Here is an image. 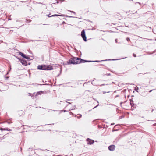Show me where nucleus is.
<instances>
[{
    "label": "nucleus",
    "instance_id": "f257e3e1",
    "mask_svg": "<svg viewBox=\"0 0 156 156\" xmlns=\"http://www.w3.org/2000/svg\"><path fill=\"white\" fill-rule=\"evenodd\" d=\"M37 69L41 70H51L53 69L52 67L51 66L45 65H38Z\"/></svg>",
    "mask_w": 156,
    "mask_h": 156
},
{
    "label": "nucleus",
    "instance_id": "f03ea898",
    "mask_svg": "<svg viewBox=\"0 0 156 156\" xmlns=\"http://www.w3.org/2000/svg\"><path fill=\"white\" fill-rule=\"evenodd\" d=\"M77 58L73 57L71 58L68 61V63L69 64H77Z\"/></svg>",
    "mask_w": 156,
    "mask_h": 156
},
{
    "label": "nucleus",
    "instance_id": "7ed1b4c3",
    "mask_svg": "<svg viewBox=\"0 0 156 156\" xmlns=\"http://www.w3.org/2000/svg\"><path fill=\"white\" fill-rule=\"evenodd\" d=\"M77 61L78 62H77V64H79V63H84V62H92L91 61H87V60H83L80 58H77ZM99 61H93V62H98Z\"/></svg>",
    "mask_w": 156,
    "mask_h": 156
},
{
    "label": "nucleus",
    "instance_id": "20e7f679",
    "mask_svg": "<svg viewBox=\"0 0 156 156\" xmlns=\"http://www.w3.org/2000/svg\"><path fill=\"white\" fill-rule=\"evenodd\" d=\"M81 36L84 41H86L87 37L85 35V31L84 30H83L81 32Z\"/></svg>",
    "mask_w": 156,
    "mask_h": 156
},
{
    "label": "nucleus",
    "instance_id": "39448f33",
    "mask_svg": "<svg viewBox=\"0 0 156 156\" xmlns=\"http://www.w3.org/2000/svg\"><path fill=\"white\" fill-rule=\"evenodd\" d=\"M108 149L111 151H114L115 148V146L114 145H111L109 146Z\"/></svg>",
    "mask_w": 156,
    "mask_h": 156
},
{
    "label": "nucleus",
    "instance_id": "423d86ee",
    "mask_svg": "<svg viewBox=\"0 0 156 156\" xmlns=\"http://www.w3.org/2000/svg\"><path fill=\"white\" fill-rule=\"evenodd\" d=\"M87 142L88 144H91L94 142V141L93 140H90L89 138H87Z\"/></svg>",
    "mask_w": 156,
    "mask_h": 156
},
{
    "label": "nucleus",
    "instance_id": "0eeeda50",
    "mask_svg": "<svg viewBox=\"0 0 156 156\" xmlns=\"http://www.w3.org/2000/svg\"><path fill=\"white\" fill-rule=\"evenodd\" d=\"M20 62L23 64L25 66H26L27 65V63L26 61L24 60H20Z\"/></svg>",
    "mask_w": 156,
    "mask_h": 156
},
{
    "label": "nucleus",
    "instance_id": "6e6552de",
    "mask_svg": "<svg viewBox=\"0 0 156 156\" xmlns=\"http://www.w3.org/2000/svg\"><path fill=\"white\" fill-rule=\"evenodd\" d=\"M22 57L24 58H25L28 59H30L29 57L26 56L24 54H23V55L22 56Z\"/></svg>",
    "mask_w": 156,
    "mask_h": 156
},
{
    "label": "nucleus",
    "instance_id": "1a4fd4ad",
    "mask_svg": "<svg viewBox=\"0 0 156 156\" xmlns=\"http://www.w3.org/2000/svg\"><path fill=\"white\" fill-rule=\"evenodd\" d=\"M130 104L131 105V106L132 107L133 106V105H134V104H133V100H130Z\"/></svg>",
    "mask_w": 156,
    "mask_h": 156
},
{
    "label": "nucleus",
    "instance_id": "9d476101",
    "mask_svg": "<svg viewBox=\"0 0 156 156\" xmlns=\"http://www.w3.org/2000/svg\"><path fill=\"white\" fill-rule=\"evenodd\" d=\"M63 16V15H57V14H55V15H51V16L54 17V16Z\"/></svg>",
    "mask_w": 156,
    "mask_h": 156
},
{
    "label": "nucleus",
    "instance_id": "9b49d317",
    "mask_svg": "<svg viewBox=\"0 0 156 156\" xmlns=\"http://www.w3.org/2000/svg\"><path fill=\"white\" fill-rule=\"evenodd\" d=\"M4 130H7L8 131H11V130L10 129H9L8 128H4Z\"/></svg>",
    "mask_w": 156,
    "mask_h": 156
},
{
    "label": "nucleus",
    "instance_id": "f8f14e48",
    "mask_svg": "<svg viewBox=\"0 0 156 156\" xmlns=\"http://www.w3.org/2000/svg\"><path fill=\"white\" fill-rule=\"evenodd\" d=\"M114 59H106V60H101V61H109V60H114Z\"/></svg>",
    "mask_w": 156,
    "mask_h": 156
},
{
    "label": "nucleus",
    "instance_id": "ddd939ff",
    "mask_svg": "<svg viewBox=\"0 0 156 156\" xmlns=\"http://www.w3.org/2000/svg\"><path fill=\"white\" fill-rule=\"evenodd\" d=\"M94 80H93L92 82V84H93L94 85H95V86H98V85H97V84H95V83H94Z\"/></svg>",
    "mask_w": 156,
    "mask_h": 156
},
{
    "label": "nucleus",
    "instance_id": "4468645a",
    "mask_svg": "<svg viewBox=\"0 0 156 156\" xmlns=\"http://www.w3.org/2000/svg\"><path fill=\"white\" fill-rule=\"evenodd\" d=\"M82 117V115H80L79 116H77L76 117L77 118H81Z\"/></svg>",
    "mask_w": 156,
    "mask_h": 156
},
{
    "label": "nucleus",
    "instance_id": "2eb2a0df",
    "mask_svg": "<svg viewBox=\"0 0 156 156\" xmlns=\"http://www.w3.org/2000/svg\"><path fill=\"white\" fill-rule=\"evenodd\" d=\"M23 54L22 52H20L19 53V54L21 55L22 56L23 55Z\"/></svg>",
    "mask_w": 156,
    "mask_h": 156
},
{
    "label": "nucleus",
    "instance_id": "dca6fc26",
    "mask_svg": "<svg viewBox=\"0 0 156 156\" xmlns=\"http://www.w3.org/2000/svg\"><path fill=\"white\" fill-rule=\"evenodd\" d=\"M0 130H4V128H0Z\"/></svg>",
    "mask_w": 156,
    "mask_h": 156
},
{
    "label": "nucleus",
    "instance_id": "f3484780",
    "mask_svg": "<svg viewBox=\"0 0 156 156\" xmlns=\"http://www.w3.org/2000/svg\"><path fill=\"white\" fill-rule=\"evenodd\" d=\"M126 40L127 41H129L130 40V39L129 38H126Z\"/></svg>",
    "mask_w": 156,
    "mask_h": 156
},
{
    "label": "nucleus",
    "instance_id": "a211bd4d",
    "mask_svg": "<svg viewBox=\"0 0 156 156\" xmlns=\"http://www.w3.org/2000/svg\"><path fill=\"white\" fill-rule=\"evenodd\" d=\"M47 16H48L49 17H52V16H51L50 15V14H49L48 15H47Z\"/></svg>",
    "mask_w": 156,
    "mask_h": 156
},
{
    "label": "nucleus",
    "instance_id": "6ab92c4d",
    "mask_svg": "<svg viewBox=\"0 0 156 156\" xmlns=\"http://www.w3.org/2000/svg\"><path fill=\"white\" fill-rule=\"evenodd\" d=\"M138 87H137V88H136L135 89V90L136 91H137V90H138Z\"/></svg>",
    "mask_w": 156,
    "mask_h": 156
},
{
    "label": "nucleus",
    "instance_id": "aec40b11",
    "mask_svg": "<svg viewBox=\"0 0 156 156\" xmlns=\"http://www.w3.org/2000/svg\"><path fill=\"white\" fill-rule=\"evenodd\" d=\"M68 17H69V18H74V17H73V16H69Z\"/></svg>",
    "mask_w": 156,
    "mask_h": 156
},
{
    "label": "nucleus",
    "instance_id": "412c9836",
    "mask_svg": "<svg viewBox=\"0 0 156 156\" xmlns=\"http://www.w3.org/2000/svg\"><path fill=\"white\" fill-rule=\"evenodd\" d=\"M154 52H153V53H151V52H148V54H152V53H154Z\"/></svg>",
    "mask_w": 156,
    "mask_h": 156
},
{
    "label": "nucleus",
    "instance_id": "4be33fe9",
    "mask_svg": "<svg viewBox=\"0 0 156 156\" xmlns=\"http://www.w3.org/2000/svg\"><path fill=\"white\" fill-rule=\"evenodd\" d=\"M133 56L134 57H136V55L135 54H133Z\"/></svg>",
    "mask_w": 156,
    "mask_h": 156
},
{
    "label": "nucleus",
    "instance_id": "5701e85b",
    "mask_svg": "<svg viewBox=\"0 0 156 156\" xmlns=\"http://www.w3.org/2000/svg\"><path fill=\"white\" fill-rule=\"evenodd\" d=\"M136 3H138L139 5H140V3H139V2H136L135 3V4H136Z\"/></svg>",
    "mask_w": 156,
    "mask_h": 156
},
{
    "label": "nucleus",
    "instance_id": "b1692460",
    "mask_svg": "<svg viewBox=\"0 0 156 156\" xmlns=\"http://www.w3.org/2000/svg\"><path fill=\"white\" fill-rule=\"evenodd\" d=\"M99 105H98L96 106L94 108H93V109L96 108V107H97Z\"/></svg>",
    "mask_w": 156,
    "mask_h": 156
},
{
    "label": "nucleus",
    "instance_id": "393cba45",
    "mask_svg": "<svg viewBox=\"0 0 156 156\" xmlns=\"http://www.w3.org/2000/svg\"><path fill=\"white\" fill-rule=\"evenodd\" d=\"M62 112H65L66 111L65 110H62Z\"/></svg>",
    "mask_w": 156,
    "mask_h": 156
},
{
    "label": "nucleus",
    "instance_id": "a878e982",
    "mask_svg": "<svg viewBox=\"0 0 156 156\" xmlns=\"http://www.w3.org/2000/svg\"><path fill=\"white\" fill-rule=\"evenodd\" d=\"M68 11H69L70 12H72L73 11H70V10H68Z\"/></svg>",
    "mask_w": 156,
    "mask_h": 156
},
{
    "label": "nucleus",
    "instance_id": "bb28decb",
    "mask_svg": "<svg viewBox=\"0 0 156 156\" xmlns=\"http://www.w3.org/2000/svg\"><path fill=\"white\" fill-rule=\"evenodd\" d=\"M70 115H72L73 114V113L71 112H70Z\"/></svg>",
    "mask_w": 156,
    "mask_h": 156
},
{
    "label": "nucleus",
    "instance_id": "cd10ccee",
    "mask_svg": "<svg viewBox=\"0 0 156 156\" xmlns=\"http://www.w3.org/2000/svg\"><path fill=\"white\" fill-rule=\"evenodd\" d=\"M115 41L117 43V39H116L115 40Z\"/></svg>",
    "mask_w": 156,
    "mask_h": 156
},
{
    "label": "nucleus",
    "instance_id": "c85d7f7f",
    "mask_svg": "<svg viewBox=\"0 0 156 156\" xmlns=\"http://www.w3.org/2000/svg\"><path fill=\"white\" fill-rule=\"evenodd\" d=\"M114 123H111V125H114Z\"/></svg>",
    "mask_w": 156,
    "mask_h": 156
},
{
    "label": "nucleus",
    "instance_id": "c756f323",
    "mask_svg": "<svg viewBox=\"0 0 156 156\" xmlns=\"http://www.w3.org/2000/svg\"><path fill=\"white\" fill-rule=\"evenodd\" d=\"M72 13H73L74 14H75V12H73V11Z\"/></svg>",
    "mask_w": 156,
    "mask_h": 156
},
{
    "label": "nucleus",
    "instance_id": "7c9ffc66",
    "mask_svg": "<svg viewBox=\"0 0 156 156\" xmlns=\"http://www.w3.org/2000/svg\"><path fill=\"white\" fill-rule=\"evenodd\" d=\"M153 90H150V91H149V92H151Z\"/></svg>",
    "mask_w": 156,
    "mask_h": 156
},
{
    "label": "nucleus",
    "instance_id": "2f4dec72",
    "mask_svg": "<svg viewBox=\"0 0 156 156\" xmlns=\"http://www.w3.org/2000/svg\"><path fill=\"white\" fill-rule=\"evenodd\" d=\"M107 75H108V76H110V74H107Z\"/></svg>",
    "mask_w": 156,
    "mask_h": 156
},
{
    "label": "nucleus",
    "instance_id": "473e14b6",
    "mask_svg": "<svg viewBox=\"0 0 156 156\" xmlns=\"http://www.w3.org/2000/svg\"><path fill=\"white\" fill-rule=\"evenodd\" d=\"M105 85V84H103L101 85V86H103V85Z\"/></svg>",
    "mask_w": 156,
    "mask_h": 156
},
{
    "label": "nucleus",
    "instance_id": "72a5a7b5",
    "mask_svg": "<svg viewBox=\"0 0 156 156\" xmlns=\"http://www.w3.org/2000/svg\"><path fill=\"white\" fill-rule=\"evenodd\" d=\"M103 93L104 94L106 93V92H103Z\"/></svg>",
    "mask_w": 156,
    "mask_h": 156
},
{
    "label": "nucleus",
    "instance_id": "f704fd0d",
    "mask_svg": "<svg viewBox=\"0 0 156 156\" xmlns=\"http://www.w3.org/2000/svg\"><path fill=\"white\" fill-rule=\"evenodd\" d=\"M135 13H137V11H136V12H135Z\"/></svg>",
    "mask_w": 156,
    "mask_h": 156
},
{
    "label": "nucleus",
    "instance_id": "c9c22d12",
    "mask_svg": "<svg viewBox=\"0 0 156 156\" xmlns=\"http://www.w3.org/2000/svg\"><path fill=\"white\" fill-rule=\"evenodd\" d=\"M8 73H7V74H8Z\"/></svg>",
    "mask_w": 156,
    "mask_h": 156
}]
</instances>
